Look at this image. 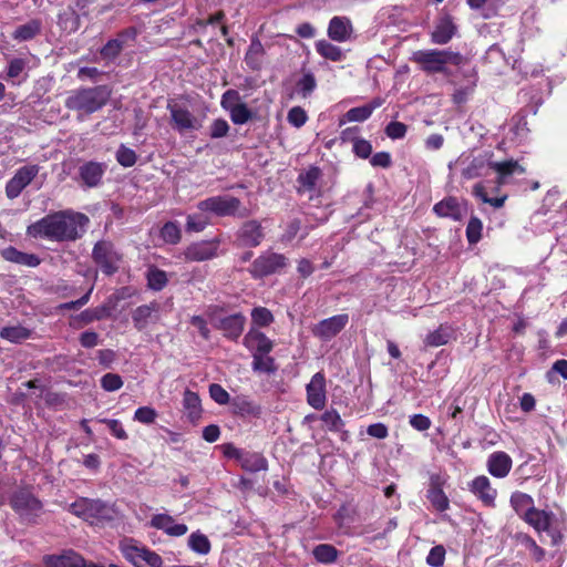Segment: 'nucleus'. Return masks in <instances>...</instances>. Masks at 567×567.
<instances>
[{
	"mask_svg": "<svg viewBox=\"0 0 567 567\" xmlns=\"http://www.w3.org/2000/svg\"><path fill=\"white\" fill-rule=\"evenodd\" d=\"M89 223L90 219L86 215L68 209L47 215L30 225L27 233L34 238L74 241L83 236Z\"/></svg>",
	"mask_w": 567,
	"mask_h": 567,
	"instance_id": "obj_1",
	"label": "nucleus"
},
{
	"mask_svg": "<svg viewBox=\"0 0 567 567\" xmlns=\"http://www.w3.org/2000/svg\"><path fill=\"white\" fill-rule=\"evenodd\" d=\"M111 95L112 90L107 85L79 87L69 92L64 105L66 109L78 112L80 118L100 111L106 105Z\"/></svg>",
	"mask_w": 567,
	"mask_h": 567,
	"instance_id": "obj_2",
	"label": "nucleus"
},
{
	"mask_svg": "<svg viewBox=\"0 0 567 567\" xmlns=\"http://www.w3.org/2000/svg\"><path fill=\"white\" fill-rule=\"evenodd\" d=\"M411 60L427 74L446 73L447 65H460L463 56L451 50L427 49L412 54Z\"/></svg>",
	"mask_w": 567,
	"mask_h": 567,
	"instance_id": "obj_3",
	"label": "nucleus"
},
{
	"mask_svg": "<svg viewBox=\"0 0 567 567\" xmlns=\"http://www.w3.org/2000/svg\"><path fill=\"white\" fill-rule=\"evenodd\" d=\"M537 533H546L551 545H559L564 539L565 526L553 512L535 508L524 519Z\"/></svg>",
	"mask_w": 567,
	"mask_h": 567,
	"instance_id": "obj_4",
	"label": "nucleus"
},
{
	"mask_svg": "<svg viewBox=\"0 0 567 567\" xmlns=\"http://www.w3.org/2000/svg\"><path fill=\"white\" fill-rule=\"evenodd\" d=\"M69 511L90 522L91 524H99L104 520H111L113 518V509L105 503L99 499H90L81 497L69 506Z\"/></svg>",
	"mask_w": 567,
	"mask_h": 567,
	"instance_id": "obj_5",
	"label": "nucleus"
},
{
	"mask_svg": "<svg viewBox=\"0 0 567 567\" xmlns=\"http://www.w3.org/2000/svg\"><path fill=\"white\" fill-rule=\"evenodd\" d=\"M120 549L123 556L135 567H163L162 557L135 539H123L120 543Z\"/></svg>",
	"mask_w": 567,
	"mask_h": 567,
	"instance_id": "obj_6",
	"label": "nucleus"
},
{
	"mask_svg": "<svg viewBox=\"0 0 567 567\" xmlns=\"http://www.w3.org/2000/svg\"><path fill=\"white\" fill-rule=\"evenodd\" d=\"M10 506L24 523H34L42 512V503L25 489L12 494Z\"/></svg>",
	"mask_w": 567,
	"mask_h": 567,
	"instance_id": "obj_7",
	"label": "nucleus"
},
{
	"mask_svg": "<svg viewBox=\"0 0 567 567\" xmlns=\"http://www.w3.org/2000/svg\"><path fill=\"white\" fill-rule=\"evenodd\" d=\"M240 200L230 195L213 196L200 200L197 208L202 212L213 213L217 216H240L245 217L247 209L240 210Z\"/></svg>",
	"mask_w": 567,
	"mask_h": 567,
	"instance_id": "obj_8",
	"label": "nucleus"
},
{
	"mask_svg": "<svg viewBox=\"0 0 567 567\" xmlns=\"http://www.w3.org/2000/svg\"><path fill=\"white\" fill-rule=\"evenodd\" d=\"M92 259L103 274L111 276L118 270L122 255L115 249L113 243L100 240L93 247Z\"/></svg>",
	"mask_w": 567,
	"mask_h": 567,
	"instance_id": "obj_9",
	"label": "nucleus"
},
{
	"mask_svg": "<svg viewBox=\"0 0 567 567\" xmlns=\"http://www.w3.org/2000/svg\"><path fill=\"white\" fill-rule=\"evenodd\" d=\"M208 318L212 324L230 340H237L241 336L246 323V317L240 312L223 316L220 311L209 309Z\"/></svg>",
	"mask_w": 567,
	"mask_h": 567,
	"instance_id": "obj_10",
	"label": "nucleus"
},
{
	"mask_svg": "<svg viewBox=\"0 0 567 567\" xmlns=\"http://www.w3.org/2000/svg\"><path fill=\"white\" fill-rule=\"evenodd\" d=\"M287 266V258L274 251H265L257 257L249 268L255 279H260L278 272Z\"/></svg>",
	"mask_w": 567,
	"mask_h": 567,
	"instance_id": "obj_11",
	"label": "nucleus"
},
{
	"mask_svg": "<svg viewBox=\"0 0 567 567\" xmlns=\"http://www.w3.org/2000/svg\"><path fill=\"white\" fill-rule=\"evenodd\" d=\"M171 114V124L179 133L197 131L202 127V122L186 106L172 103L167 104Z\"/></svg>",
	"mask_w": 567,
	"mask_h": 567,
	"instance_id": "obj_12",
	"label": "nucleus"
},
{
	"mask_svg": "<svg viewBox=\"0 0 567 567\" xmlns=\"http://www.w3.org/2000/svg\"><path fill=\"white\" fill-rule=\"evenodd\" d=\"M219 240H202L188 245L183 256L186 261H206L218 256Z\"/></svg>",
	"mask_w": 567,
	"mask_h": 567,
	"instance_id": "obj_13",
	"label": "nucleus"
},
{
	"mask_svg": "<svg viewBox=\"0 0 567 567\" xmlns=\"http://www.w3.org/2000/svg\"><path fill=\"white\" fill-rule=\"evenodd\" d=\"M38 165H25L20 167L6 186V194L9 198H17L21 192L33 181L39 174Z\"/></svg>",
	"mask_w": 567,
	"mask_h": 567,
	"instance_id": "obj_14",
	"label": "nucleus"
},
{
	"mask_svg": "<svg viewBox=\"0 0 567 567\" xmlns=\"http://www.w3.org/2000/svg\"><path fill=\"white\" fill-rule=\"evenodd\" d=\"M137 37L135 28H128L122 31L117 38L111 39L101 49L100 54L106 63L114 61L121 53V51L133 43Z\"/></svg>",
	"mask_w": 567,
	"mask_h": 567,
	"instance_id": "obj_15",
	"label": "nucleus"
},
{
	"mask_svg": "<svg viewBox=\"0 0 567 567\" xmlns=\"http://www.w3.org/2000/svg\"><path fill=\"white\" fill-rule=\"evenodd\" d=\"M349 322V317L346 313L337 315L318 322L311 329L313 336L317 338L329 341L334 338Z\"/></svg>",
	"mask_w": 567,
	"mask_h": 567,
	"instance_id": "obj_16",
	"label": "nucleus"
},
{
	"mask_svg": "<svg viewBox=\"0 0 567 567\" xmlns=\"http://www.w3.org/2000/svg\"><path fill=\"white\" fill-rule=\"evenodd\" d=\"M42 563L44 567H86L84 557L73 549L45 555Z\"/></svg>",
	"mask_w": 567,
	"mask_h": 567,
	"instance_id": "obj_17",
	"label": "nucleus"
},
{
	"mask_svg": "<svg viewBox=\"0 0 567 567\" xmlns=\"http://www.w3.org/2000/svg\"><path fill=\"white\" fill-rule=\"evenodd\" d=\"M307 402L316 410H322L327 403L326 378L317 372L307 384Z\"/></svg>",
	"mask_w": 567,
	"mask_h": 567,
	"instance_id": "obj_18",
	"label": "nucleus"
},
{
	"mask_svg": "<svg viewBox=\"0 0 567 567\" xmlns=\"http://www.w3.org/2000/svg\"><path fill=\"white\" fill-rule=\"evenodd\" d=\"M466 203L452 196L442 199L433 207V212L439 217L451 218L453 220H461L466 214Z\"/></svg>",
	"mask_w": 567,
	"mask_h": 567,
	"instance_id": "obj_19",
	"label": "nucleus"
},
{
	"mask_svg": "<svg viewBox=\"0 0 567 567\" xmlns=\"http://www.w3.org/2000/svg\"><path fill=\"white\" fill-rule=\"evenodd\" d=\"M262 239L264 231L257 220L246 221L237 233V244L241 247H257Z\"/></svg>",
	"mask_w": 567,
	"mask_h": 567,
	"instance_id": "obj_20",
	"label": "nucleus"
},
{
	"mask_svg": "<svg viewBox=\"0 0 567 567\" xmlns=\"http://www.w3.org/2000/svg\"><path fill=\"white\" fill-rule=\"evenodd\" d=\"M491 169L497 174V185H506L512 182L514 176L525 174V168L517 161L507 159L504 162L491 163Z\"/></svg>",
	"mask_w": 567,
	"mask_h": 567,
	"instance_id": "obj_21",
	"label": "nucleus"
},
{
	"mask_svg": "<svg viewBox=\"0 0 567 567\" xmlns=\"http://www.w3.org/2000/svg\"><path fill=\"white\" fill-rule=\"evenodd\" d=\"M243 343L252 354L269 353L274 348V342L265 333L254 327L245 334Z\"/></svg>",
	"mask_w": 567,
	"mask_h": 567,
	"instance_id": "obj_22",
	"label": "nucleus"
},
{
	"mask_svg": "<svg viewBox=\"0 0 567 567\" xmlns=\"http://www.w3.org/2000/svg\"><path fill=\"white\" fill-rule=\"evenodd\" d=\"M467 158H458L457 163L463 165L462 177L465 179H473L481 176H486L491 169V163L486 156L473 157L468 163Z\"/></svg>",
	"mask_w": 567,
	"mask_h": 567,
	"instance_id": "obj_23",
	"label": "nucleus"
},
{
	"mask_svg": "<svg viewBox=\"0 0 567 567\" xmlns=\"http://www.w3.org/2000/svg\"><path fill=\"white\" fill-rule=\"evenodd\" d=\"M105 172L106 165L94 161L85 162L79 167L81 182L87 187L97 186Z\"/></svg>",
	"mask_w": 567,
	"mask_h": 567,
	"instance_id": "obj_24",
	"label": "nucleus"
},
{
	"mask_svg": "<svg viewBox=\"0 0 567 567\" xmlns=\"http://www.w3.org/2000/svg\"><path fill=\"white\" fill-rule=\"evenodd\" d=\"M470 491L485 505L494 506L497 491L492 487L489 478L485 475L475 477L470 483Z\"/></svg>",
	"mask_w": 567,
	"mask_h": 567,
	"instance_id": "obj_25",
	"label": "nucleus"
},
{
	"mask_svg": "<svg viewBox=\"0 0 567 567\" xmlns=\"http://www.w3.org/2000/svg\"><path fill=\"white\" fill-rule=\"evenodd\" d=\"M513 462L511 456L502 451L492 453L487 458V470L489 474L497 478H504L508 475Z\"/></svg>",
	"mask_w": 567,
	"mask_h": 567,
	"instance_id": "obj_26",
	"label": "nucleus"
},
{
	"mask_svg": "<svg viewBox=\"0 0 567 567\" xmlns=\"http://www.w3.org/2000/svg\"><path fill=\"white\" fill-rule=\"evenodd\" d=\"M150 524L152 527L162 529L167 535L175 537L183 536L188 530L185 524L176 523L175 519L167 514L154 515Z\"/></svg>",
	"mask_w": 567,
	"mask_h": 567,
	"instance_id": "obj_27",
	"label": "nucleus"
},
{
	"mask_svg": "<svg viewBox=\"0 0 567 567\" xmlns=\"http://www.w3.org/2000/svg\"><path fill=\"white\" fill-rule=\"evenodd\" d=\"M456 25L450 16H443L439 19L434 30L431 33V40L435 44H446L455 34Z\"/></svg>",
	"mask_w": 567,
	"mask_h": 567,
	"instance_id": "obj_28",
	"label": "nucleus"
},
{
	"mask_svg": "<svg viewBox=\"0 0 567 567\" xmlns=\"http://www.w3.org/2000/svg\"><path fill=\"white\" fill-rule=\"evenodd\" d=\"M352 25L348 18L333 17L328 25V37L337 42H346L350 39Z\"/></svg>",
	"mask_w": 567,
	"mask_h": 567,
	"instance_id": "obj_29",
	"label": "nucleus"
},
{
	"mask_svg": "<svg viewBox=\"0 0 567 567\" xmlns=\"http://www.w3.org/2000/svg\"><path fill=\"white\" fill-rule=\"evenodd\" d=\"M382 105L381 99H374L370 103L350 109L340 120V125H343L346 122H363L368 120L374 110Z\"/></svg>",
	"mask_w": 567,
	"mask_h": 567,
	"instance_id": "obj_30",
	"label": "nucleus"
},
{
	"mask_svg": "<svg viewBox=\"0 0 567 567\" xmlns=\"http://www.w3.org/2000/svg\"><path fill=\"white\" fill-rule=\"evenodd\" d=\"M1 255L8 261L28 267H37L40 264V258L37 255L19 251L14 247L3 249Z\"/></svg>",
	"mask_w": 567,
	"mask_h": 567,
	"instance_id": "obj_31",
	"label": "nucleus"
},
{
	"mask_svg": "<svg viewBox=\"0 0 567 567\" xmlns=\"http://www.w3.org/2000/svg\"><path fill=\"white\" fill-rule=\"evenodd\" d=\"M183 406L184 412L190 422L195 423L200 419L202 404L197 393L189 390L185 391L183 398Z\"/></svg>",
	"mask_w": 567,
	"mask_h": 567,
	"instance_id": "obj_32",
	"label": "nucleus"
},
{
	"mask_svg": "<svg viewBox=\"0 0 567 567\" xmlns=\"http://www.w3.org/2000/svg\"><path fill=\"white\" fill-rule=\"evenodd\" d=\"M511 505L523 519H525L527 514L532 513V511L536 508L533 497L522 492H515L512 494Z\"/></svg>",
	"mask_w": 567,
	"mask_h": 567,
	"instance_id": "obj_33",
	"label": "nucleus"
},
{
	"mask_svg": "<svg viewBox=\"0 0 567 567\" xmlns=\"http://www.w3.org/2000/svg\"><path fill=\"white\" fill-rule=\"evenodd\" d=\"M454 338V332L452 328L446 326H440L436 330L430 332L425 339L424 344L426 347H440L447 344L450 340Z\"/></svg>",
	"mask_w": 567,
	"mask_h": 567,
	"instance_id": "obj_34",
	"label": "nucleus"
},
{
	"mask_svg": "<svg viewBox=\"0 0 567 567\" xmlns=\"http://www.w3.org/2000/svg\"><path fill=\"white\" fill-rule=\"evenodd\" d=\"M264 53L262 43L258 39H252L245 55L246 64L252 70L260 69Z\"/></svg>",
	"mask_w": 567,
	"mask_h": 567,
	"instance_id": "obj_35",
	"label": "nucleus"
},
{
	"mask_svg": "<svg viewBox=\"0 0 567 567\" xmlns=\"http://www.w3.org/2000/svg\"><path fill=\"white\" fill-rule=\"evenodd\" d=\"M238 462L244 470L249 472H259L267 468V461L259 453L243 452Z\"/></svg>",
	"mask_w": 567,
	"mask_h": 567,
	"instance_id": "obj_36",
	"label": "nucleus"
},
{
	"mask_svg": "<svg viewBox=\"0 0 567 567\" xmlns=\"http://www.w3.org/2000/svg\"><path fill=\"white\" fill-rule=\"evenodd\" d=\"M326 427L332 432L341 433V439L344 441L348 437V432L343 430L344 422L336 410H328L321 416Z\"/></svg>",
	"mask_w": 567,
	"mask_h": 567,
	"instance_id": "obj_37",
	"label": "nucleus"
},
{
	"mask_svg": "<svg viewBox=\"0 0 567 567\" xmlns=\"http://www.w3.org/2000/svg\"><path fill=\"white\" fill-rule=\"evenodd\" d=\"M316 51L324 59L339 62L344 59L342 50L327 40L316 42Z\"/></svg>",
	"mask_w": 567,
	"mask_h": 567,
	"instance_id": "obj_38",
	"label": "nucleus"
},
{
	"mask_svg": "<svg viewBox=\"0 0 567 567\" xmlns=\"http://www.w3.org/2000/svg\"><path fill=\"white\" fill-rule=\"evenodd\" d=\"M155 310V305H143L137 307L132 313L134 327L138 331L144 330L147 327L150 319L152 318V315Z\"/></svg>",
	"mask_w": 567,
	"mask_h": 567,
	"instance_id": "obj_39",
	"label": "nucleus"
},
{
	"mask_svg": "<svg viewBox=\"0 0 567 567\" xmlns=\"http://www.w3.org/2000/svg\"><path fill=\"white\" fill-rule=\"evenodd\" d=\"M252 370L270 374L277 370V365L274 358L269 357L268 353H254Z\"/></svg>",
	"mask_w": 567,
	"mask_h": 567,
	"instance_id": "obj_40",
	"label": "nucleus"
},
{
	"mask_svg": "<svg viewBox=\"0 0 567 567\" xmlns=\"http://www.w3.org/2000/svg\"><path fill=\"white\" fill-rule=\"evenodd\" d=\"M40 30L41 22L39 20H30L16 29L13 38L19 41H28L33 39Z\"/></svg>",
	"mask_w": 567,
	"mask_h": 567,
	"instance_id": "obj_41",
	"label": "nucleus"
},
{
	"mask_svg": "<svg viewBox=\"0 0 567 567\" xmlns=\"http://www.w3.org/2000/svg\"><path fill=\"white\" fill-rule=\"evenodd\" d=\"M0 337L11 342H20L30 337V330L21 326L4 327L0 330Z\"/></svg>",
	"mask_w": 567,
	"mask_h": 567,
	"instance_id": "obj_42",
	"label": "nucleus"
},
{
	"mask_svg": "<svg viewBox=\"0 0 567 567\" xmlns=\"http://www.w3.org/2000/svg\"><path fill=\"white\" fill-rule=\"evenodd\" d=\"M315 558L322 564H330L337 559L338 550L329 544H321L313 548Z\"/></svg>",
	"mask_w": 567,
	"mask_h": 567,
	"instance_id": "obj_43",
	"label": "nucleus"
},
{
	"mask_svg": "<svg viewBox=\"0 0 567 567\" xmlns=\"http://www.w3.org/2000/svg\"><path fill=\"white\" fill-rule=\"evenodd\" d=\"M113 306L103 305L94 309H87L81 313V318L85 323L102 320L111 317Z\"/></svg>",
	"mask_w": 567,
	"mask_h": 567,
	"instance_id": "obj_44",
	"label": "nucleus"
},
{
	"mask_svg": "<svg viewBox=\"0 0 567 567\" xmlns=\"http://www.w3.org/2000/svg\"><path fill=\"white\" fill-rule=\"evenodd\" d=\"M207 212H199L189 214L187 216L186 230L199 233L205 229V227L209 224V218L206 215Z\"/></svg>",
	"mask_w": 567,
	"mask_h": 567,
	"instance_id": "obj_45",
	"label": "nucleus"
},
{
	"mask_svg": "<svg viewBox=\"0 0 567 567\" xmlns=\"http://www.w3.org/2000/svg\"><path fill=\"white\" fill-rule=\"evenodd\" d=\"M251 321L256 327H268L274 322V315L265 307H256L251 310Z\"/></svg>",
	"mask_w": 567,
	"mask_h": 567,
	"instance_id": "obj_46",
	"label": "nucleus"
},
{
	"mask_svg": "<svg viewBox=\"0 0 567 567\" xmlns=\"http://www.w3.org/2000/svg\"><path fill=\"white\" fill-rule=\"evenodd\" d=\"M317 81L312 73H305L297 82V93L302 97H308L316 89Z\"/></svg>",
	"mask_w": 567,
	"mask_h": 567,
	"instance_id": "obj_47",
	"label": "nucleus"
},
{
	"mask_svg": "<svg viewBox=\"0 0 567 567\" xmlns=\"http://www.w3.org/2000/svg\"><path fill=\"white\" fill-rule=\"evenodd\" d=\"M427 498L431 502V504L440 512H443L449 508V499L444 492L437 486H432L429 489Z\"/></svg>",
	"mask_w": 567,
	"mask_h": 567,
	"instance_id": "obj_48",
	"label": "nucleus"
},
{
	"mask_svg": "<svg viewBox=\"0 0 567 567\" xmlns=\"http://www.w3.org/2000/svg\"><path fill=\"white\" fill-rule=\"evenodd\" d=\"M188 545L192 550L206 555L210 550V543L208 538L200 533H193L188 538Z\"/></svg>",
	"mask_w": 567,
	"mask_h": 567,
	"instance_id": "obj_49",
	"label": "nucleus"
},
{
	"mask_svg": "<svg viewBox=\"0 0 567 567\" xmlns=\"http://www.w3.org/2000/svg\"><path fill=\"white\" fill-rule=\"evenodd\" d=\"M321 175L318 167H311L308 171L301 173L298 177L300 186L306 190H312Z\"/></svg>",
	"mask_w": 567,
	"mask_h": 567,
	"instance_id": "obj_50",
	"label": "nucleus"
},
{
	"mask_svg": "<svg viewBox=\"0 0 567 567\" xmlns=\"http://www.w3.org/2000/svg\"><path fill=\"white\" fill-rule=\"evenodd\" d=\"M161 236L168 244H177L181 240L179 226L174 221L166 223L161 229Z\"/></svg>",
	"mask_w": 567,
	"mask_h": 567,
	"instance_id": "obj_51",
	"label": "nucleus"
},
{
	"mask_svg": "<svg viewBox=\"0 0 567 567\" xmlns=\"http://www.w3.org/2000/svg\"><path fill=\"white\" fill-rule=\"evenodd\" d=\"M228 113L230 115L233 123L237 125L245 124L252 117L251 111L247 107L245 103H240L238 106L234 107Z\"/></svg>",
	"mask_w": 567,
	"mask_h": 567,
	"instance_id": "obj_52",
	"label": "nucleus"
},
{
	"mask_svg": "<svg viewBox=\"0 0 567 567\" xmlns=\"http://www.w3.org/2000/svg\"><path fill=\"white\" fill-rule=\"evenodd\" d=\"M137 156L136 153L126 147L125 145H121L116 152V161L120 165L124 167H131L136 163Z\"/></svg>",
	"mask_w": 567,
	"mask_h": 567,
	"instance_id": "obj_53",
	"label": "nucleus"
},
{
	"mask_svg": "<svg viewBox=\"0 0 567 567\" xmlns=\"http://www.w3.org/2000/svg\"><path fill=\"white\" fill-rule=\"evenodd\" d=\"M483 225L481 219L472 217L466 227V237L471 244H476L482 237Z\"/></svg>",
	"mask_w": 567,
	"mask_h": 567,
	"instance_id": "obj_54",
	"label": "nucleus"
},
{
	"mask_svg": "<svg viewBox=\"0 0 567 567\" xmlns=\"http://www.w3.org/2000/svg\"><path fill=\"white\" fill-rule=\"evenodd\" d=\"M240 100L241 97L236 90H227L221 95L220 105L225 111L230 112L234 107L243 103Z\"/></svg>",
	"mask_w": 567,
	"mask_h": 567,
	"instance_id": "obj_55",
	"label": "nucleus"
},
{
	"mask_svg": "<svg viewBox=\"0 0 567 567\" xmlns=\"http://www.w3.org/2000/svg\"><path fill=\"white\" fill-rule=\"evenodd\" d=\"M157 417V412L151 406H141L134 413V420L143 424H152Z\"/></svg>",
	"mask_w": 567,
	"mask_h": 567,
	"instance_id": "obj_56",
	"label": "nucleus"
},
{
	"mask_svg": "<svg viewBox=\"0 0 567 567\" xmlns=\"http://www.w3.org/2000/svg\"><path fill=\"white\" fill-rule=\"evenodd\" d=\"M123 385L122 378L116 373H106L101 379V386L109 392L116 391Z\"/></svg>",
	"mask_w": 567,
	"mask_h": 567,
	"instance_id": "obj_57",
	"label": "nucleus"
},
{
	"mask_svg": "<svg viewBox=\"0 0 567 567\" xmlns=\"http://www.w3.org/2000/svg\"><path fill=\"white\" fill-rule=\"evenodd\" d=\"M147 280L150 288L154 290H161L165 287L167 277L164 271L154 269L148 272Z\"/></svg>",
	"mask_w": 567,
	"mask_h": 567,
	"instance_id": "obj_58",
	"label": "nucleus"
},
{
	"mask_svg": "<svg viewBox=\"0 0 567 567\" xmlns=\"http://www.w3.org/2000/svg\"><path fill=\"white\" fill-rule=\"evenodd\" d=\"M408 126L402 122H390L385 127V134L392 140L403 138L406 134Z\"/></svg>",
	"mask_w": 567,
	"mask_h": 567,
	"instance_id": "obj_59",
	"label": "nucleus"
},
{
	"mask_svg": "<svg viewBox=\"0 0 567 567\" xmlns=\"http://www.w3.org/2000/svg\"><path fill=\"white\" fill-rule=\"evenodd\" d=\"M445 559V549L443 546H434L427 557L426 563L432 567H441L444 564Z\"/></svg>",
	"mask_w": 567,
	"mask_h": 567,
	"instance_id": "obj_60",
	"label": "nucleus"
},
{
	"mask_svg": "<svg viewBox=\"0 0 567 567\" xmlns=\"http://www.w3.org/2000/svg\"><path fill=\"white\" fill-rule=\"evenodd\" d=\"M307 114L300 106H295L288 112L287 120L295 127H301L307 121Z\"/></svg>",
	"mask_w": 567,
	"mask_h": 567,
	"instance_id": "obj_61",
	"label": "nucleus"
},
{
	"mask_svg": "<svg viewBox=\"0 0 567 567\" xmlns=\"http://www.w3.org/2000/svg\"><path fill=\"white\" fill-rule=\"evenodd\" d=\"M209 131L212 138H220L228 134L229 125L226 120L217 118L210 124Z\"/></svg>",
	"mask_w": 567,
	"mask_h": 567,
	"instance_id": "obj_62",
	"label": "nucleus"
},
{
	"mask_svg": "<svg viewBox=\"0 0 567 567\" xmlns=\"http://www.w3.org/2000/svg\"><path fill=\"white\" fill-rule=\"evenodd\" d=\"M101 423H105L111 431L112 435H114L118 440H126L127 433L124 430L122 423L118 420H110V419H101L99 420Z\"/></svg>",
	"mask_w": 567,
	"mask_h": 567,
	"instance_id": "obj_63",
	"label": "nucleus"
},
{
	"mask_svg": "<svg viewBox=\"0 0 567 567\" xmlns=\"http://www.w3.org/2000/svg\"><path fill=\"white\" fill-rule=\"evenodd\" d=\"M209 394L210 398L218 404H226L229 401L228 392L217 383L209 385Z\"/></svg>",
	"mask_w": 567,
	"mask_h": 567,
	"instance_id": "obj_64",
	"label": "nucleus"
}]
</instances>
